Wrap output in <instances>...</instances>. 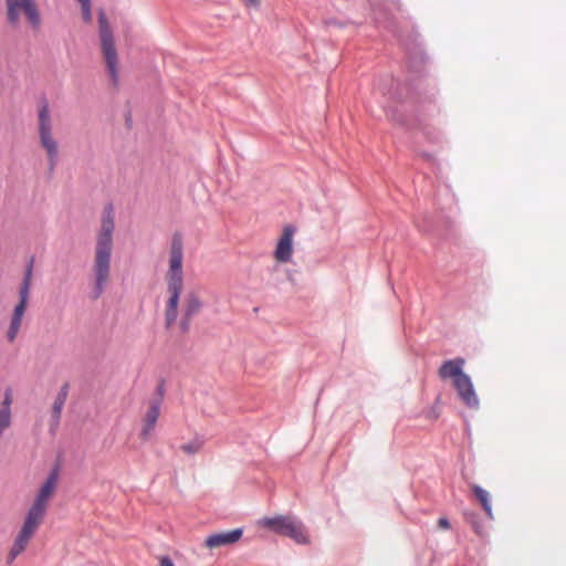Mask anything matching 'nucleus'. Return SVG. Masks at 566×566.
Instances as JSON below:
<instances>
[{"label": "nucleus", "instance_id": "nucleus-1", "mask_svg": "<svg viewBox=\"0 0 566 566\" xmlns=\"http://www.w3.org/2000/svg\"><path fill=\"white\" fill-rule=\"evenodd\" d=\"M373 12L376 23L397 36L408 56L410 80L408 85H402L392 75H382L375 83V90L387 99L382 105L386 116L410 129L419 127L430 142L437 143L438 136L431 135L430 127L424 125L421 118V107L424 106L427 96L422 97L421 93L418 92V84L413 83L416 81L415 74L421 75V70L417 67L424 65L428 60L419 41V34L412 32L403 36L390 15L375 7Z\"/></svg>", "mask_w": 566, "mask_h": 566}, {"label": "nucleus", "instance_id": "nucleus-2", "mask_svg": "<svg viewBox=\"0 0 566 566\" xmlns=\"http://www.w3.org/2000/svg\"><path fill=\"white\" fill-rule=\"evenodd\" d=\"M114 208L112 203L105 206L95 244L93 263L94 286L91 298L97 300L106 290L111 274V260L113 250V233L115 229Z\"/></svg>", "mask_w": 566, "mask_h": 566}, {"label": "nucleus", "instance_id": "nucleus-3", "mask_svg": "<svg viewBox=\"0 0 566 566\" xmlns=\"http://www.w3.org/2000/svg\"><path fill=\"white\" fill-rule=\"evenodd\" d=\"M464 359L457 357L446 360L439 368L442 379L451 378L460 400L470 409H478L480 400L475 392L471 377L463 371Z\"/></svg>", "mask_w": 566, "mask_h": 566}, {"label": "nucleus", "instance_id": "nucleus-4", "mask_svg": "<svg viewBox=\"0 0 566 566\" xmlns=\"http://www.w3.org/2000/svg\"><path fill=\"white\" fill-rule=\"evenodd\" d=\"M39 139L48 155V170L53 174L59 163L57 143L52 137V119L48 99L42 96L39 99Z\"/></svg>", "mask_w": 566, "mask_h": 566}, {"label": "nucleus", "instance_id": "nucleus-5", "mask_svg": "<svg viewBox=\"0 0 566 566\" xmlns=\"http://www.w3.org/2000/svg\"><path fill=\"white\" fill-rule=\"evenodd\" d=\"M98 34L101 41V50L106 62L108 74L114 85L118 82L117 70V51L115 48V39L113 30L109 25L107 15L103 9L97 13Z\"/></svg>", "mask_w": 566, "mask_h": 566}, {"label": "nucleus", "instance_id": "nucleus-6", "mask_svg": "<svg viewBox=\"0 0 566 566\" xmlns=\"http://www.w3.org/2000/svg\"><path fill=\"white\" fill-rule=\"evenodd\" d=\"M262 525L275 534L292 538L297 544H307L308 536L304 524L294 516L277 515L264 517Z\"/></svg>", "mask_w": 566, "mask_h": 566}, {"label": "nucleus", "instance_id": "nucleus-7", "mask_svg": "<svg viewBox=\"0 0 566 566\" xmlns=\"http://www.w3.org/2000/svg\"><path fill=\"white\" fill-rule=\"evenodd\" d=\"M182 258V238L180 233H175L170 247L168 282L184 283Z\"/></svg>", "mask_w": 566, "mask_h": 566}, {"label": "nucleus", "instance_id": "nucleus-8", "mask_svg": "<svg viewBox=\"0 0 566 566\" xmlns=\"http://www.w3.org/2000/svg\"><path fill=\"white\" fill-rule=\"evenodd\" d=\"M33 265H34V256H31L29 259V262L25 265L24 269V275L22 283L19 289V302L14 306L13 314L11 317V321L21 323L22 317L25 313L29 294H30V287H31V280L33 275Z\"/></svg>", "mask_w": 566, "mask_h": 566}, {"label": "nucleus", "instance_id": "nucleus-9", "mask_svg": "<svg viewBox=\"0 0 566 566\" xmlns=\"http://www.w3.org/2000/svg\"><path fill=\"white\" fill-rule=\"evenodd\" d=\"M184 287V283H175V282H168V292H169V298L167 301L166 306V313H165V321H166V327H171L178 316V305L180 300V294Z\"/></svg>", "mask_w": 566, "mask_h": 566}, {"label": "nucleus", "instance_id": "nucleus-10", "mask_svg": "<svg viewBox=\"0 0 566 566\" xmlns=\"http://www.w3.org/2000/svg\"><path fill=\"white\" fill-rule=\"evenodd\" d=\"M295 227L287 224L283 228V233L277 241L274 256L279 262H289L293 253V235L295 233Z\"/></svg>", "mask_w": 566, "mask_h": 566}, {"label": "nucleus", "instance_id": "nucleus-11", "mask_svg": "<svg viewBox=\"0 0 566 566\" xmlns=\"http://www.w3.org/2000/svg\"><path fill=\"white\" fill-rule=\"evenodd\" d=\"M243 535V528L238 527L227 532L213 533L206 538V546L217 548L237 543Z\"/></svg>", "mask_w": 566, "mask_h": 566}, {"label": "nucleus", "instance_id": "nucleus-12", "mask_svg": "<svg viewBox=\"0 0 566 566\" xmlns=\"http://www.w3.org/2000/svg\"><path fill=\"white\" fill-rule=\"evenodd\" d=\"M57 479H59V467L56 465L50 471L49 476L41 485L40 491H39L33 503L39 504L46 509V501L53 494V492L56 488Z\"/></svg>", "mask_w": 566, "mask_h": 566}, {"label": "nucleus", "instance_id": "nucleus-13", "mask_svg": "<svg viewBox=\"0 0 566 566\" xmlns=\"http://www.w3.org/2000/svg\"><path fill=\"white\" fill-rule=\"evenodd\" d=\"M160 411V398H154L150 401L149 409L144 417V426L140 431V438L147 440L150 432L154 430Z\"/></svg>", "mask_w": 566, "mask_h": 566}, {"label": "nucleus", "instance_id": "nucleus-14", "mask_svg": "<svg viewBox=\"0 0 566 566\" xmlns=\"http://www.w3.org/2000/svg\"><path fill=\"white\" fill-rule=\"evenodd\" d=\"M69 389H70V385L67 382H65L60 388V391L57 392V395L54 399L53 407H52V413H51V422H50L51 430H54L60 424L61 413H62V409L65 405V401L67 399Z\"/></svg>", "mask_w": 566, "mask_h": 566}, {"label": "nucleus", "instance_id": "nucleus-15", "mask_svg": "<svg viewBox=\"0 0 566 566\" xmlns=\"http://www.w3.org/2000/svg\"><path fill=\"white\" fill-rule=\"evenodd\" d=\"M44 514L45 507L33 503L27 513L25 520L21 528L33 534L38 526L40 525V522L43 518Z\"/></svg>", "mask_w": 566, "mask_h": 566}, {"label": "nucleus", "instance_id": "nucleus-16", "mask_svg": "<svg viewBox=\"0 0 566 566\" xmlns=\"http://www.w3.org/2000/svg\"><path fill=\"white\" fill-rule=\"evenodd\" d=\"M472 493L474 494L475 499L480 502L486 517L489 520H493L494 516L492 511V501L490 493L478 484H474L472 486Z\"/></svg>", "mask_w": 566, "mask_h": 566}, {"label": "nucleus", "instance_id": "nucleus-17", "mask_svg": "<svg viewBox=\"0 0 566 566\" xmlns=\"http://www.w3.org/2000/svg\"><path fill=\"white\" fill-rule=\"evenodd\" d=\"M202 306H203V304L200 301L199 296L196 293L190 292L187 294V296L185 298V306H184L182 315L186 316L187 318H192L199 314Z\"/></svg>", "mask_w": 566, "mask_h": 566}, {"label": "nucleus", "instance_id": "nucleus-18", "mask_svg": "<svg viewBox=\"0 0 566 566\" xmlns=\"http://www.w3.org/2000/svg\"><path fill=\"white\" fill-rule=\"evenodd\" d=\"M21 8L23 9L31 27L38 29L41 24V15L34 0H21Z\"/></svg>", "mask_w": 566, "mask_h": 566}, {"label": "nucleus", "instance_id": "nucleus-19", "mask_svg": "<svg viewBox=\"0 0 566 566\" xmlns=\"http://www.w3.org/2000/svg\"><path fill=\"white\" fill-rule=\"evenodd\" d=\"M7 6H8V12H7L8 21L11 24H15L19 20V10L22 9L21 0H7Z\"/></svg>", "mask_w": 566, "mask_h": 566}, {"label": "nucleus", "instance_id": "nucleus-20", "mask_svg": "<svg viewBox=\"0 0 566 566\" xmlns=\"http://www.w3.org/2000/svg\"><path fill=\"white\" fill-rule=\"evenodd\" d=\"M464 517H465V521L468 523H470V525L472 526L473 531L478 535H482L483 534V524H482V521H481V518H480L478 513H475V512H467V513H464Z\"/></svg>", "mask_w": 566, "mask_h": 566}, {"label": "nucleus", "instance_id": "nucleus-21", "mask_svg": "<svg viewBox=\"0 0 566 566\" xmlns=\"http://www.w3.org/2000/svg\"><path fill=\"white\" fill-rule=\"evenodd\" d=\"M203 443L205 440L202 437H196L193 440L182 444L180 448L184 452L188 454H195L202 448Z\"/></svg>", "mask_w": 566, "mask_h": 566}, {"label": "nucleus", "instance_id": "nucleus-22", "mask_svg": "<svg viewBox=\"0 0 566 566\" xmlns=\"http://www.w3.org/2000/svg\"><path fill=\"white\" fill-rule=\"evenodd\" d=\"M11 424V410L0 409V437Z\"/></svg>", "mask_w": 566, "mask_h": 566}, {"label": "nucleus", "instance_id": "nucleus-23", "mask_svg": "<svg viewBox=\"0 0 566 566\" xmlns=\"http://www.w3.org/2000/svg\"><path fill=\"white\" fill-rule=\"evenodd\" d=\"M24 549V545L14 542L9 552L8 563H12Z\"/></svg>", "mask_w": 566, "mask_h": 566}, {"label": "nucleus", "instance_id": "nucleus-24", "mask_svg": "<svg viewBox=\"0 0 566 566\" xmlns=\"http://www.w3.org/2000/svg\"><path fill=\"white\" fill-rule=\"evenodd\" d=\"M82 8L83 21L90 23L92 21L91 0L80 3Z\"/></svg>", "mask_w": 566, "mask_h": 566}, {"label": "nucleus", "instance_id": "nucleus-25", "mask_svg": "<svg viewBox=\"0 0 566 566\" xmlns=\"http://www.w3.org/2000/svg\"><path fill=\"white\" fill-rule=\"evenodd\" d=\"M20 326H21V323H19V322H13V321L10 322V326L7 332V338L9 342H13L15 339V337L19 333Z\"/></svg>", "mask_w": 566, "mask_h": 566}, {"label": "nucleus", "instance_id": "nucleus-26", "mask_svg": "<svg viewBox=\"0 0 566 566\" xmlns=\"http://www.w3.org/2000/svg\"><path fill=\"white\" fill-rule=\"evenodd\" d=\"M32 535H33L32 533L21 528L19 534L17 535L14 542L18 544H22L27 547Z\"/></svg>", "mask_w": 566, "mask_h": 566}, {"label": "nucleus", "instance_id": "nucleus-27", "mask_svg": "<svg viewBox=\"0 0 566 566\" xmlns=\"http://www.w3.org/2000/svg\"><path fill=\"white\" fill-rule=\"evenodd\" d=\"M11 403H12V391L10 388H7L4 391V399L2 401L0 409L11 410Z\"/></svg>", "mask_w": 566, "mask_h": 566}, {"label": "nucleus", "instance_id": "nucleus-28", "mask_svg": "<svg viewBox=\"0 0 566 566\" xmlns=\"http://www.w3.org/2000/svg\"><path fill=\"white\" fill-rule=\"evenodd\" d=\"M191 319L192 318H187L186 316L182 315L179 324L181 333L186 334L189 332Z\"/></svg>", "mask_w": 566, "mask_h": 566}, {"label": "nucleus", "instance_id": "nucleus-29", "mask_svg": "<svg viewBox=\"0 0 566 566\" xmlns=\"http://www.w3.org/2000/svg\"><path fill=\"white\" fill-rule=\"evenodd\" d=\"M325 24L327 27L344 28L346 25V22L343 20H339V19L332 18V19H327L325 21Z\"/></svg>", "mask_w": 566, "mask_h": 566}, {"label": "nucleus", "instance_id": "nucleus-30", "mask_svg": "<svg viewBox=\"0 0 566 566\" xmlns=\"http://www.w3.org/2000/svg\"><path fill=\"white\" fill-rule=\"evenodd\" d=\"M156 398H160V405L163 403V397L165 395V380L160 379L156 388Z\"/></svg>", "mask_w": 566, "mask_h": 566}, {"label": "nucleus", "instance_id": "nucleus-31", "mask_svg": "<svg viewBox=\"0 0 566 566\" xmlns=\"http://www.w3.org/2000/svg\"><path fill=\"white\" fill-rule=\"evenodd\" d=\"M159 566H176V565L174 564L172 559L169 556L165 555V556L160 557Z\"/></svg>", "mask_w": 566, "mask_h": 566}, {"label": "nucleus", "instance_id": "nucleus-32", "mask_svg": "<svg viewBox=\"0 0 566 566\" xmlns=\"http://www.w3.org/2000/svg\"><path fill=\"white\" fill-rule=\"evenodd\" d=\"M438 525L443 530H449L451 526L450 521L447 517H440L438 520Z\"/></svg>", "mask_w": 566, "mask_h": 566}, {"label": "nucleus", "instance_id": "nucleus-33", "mask_svg": "<svg viewBox=\"0 0 566 566\" xmlns=\"http://www.w3.org/2000/svg\"><path fill=\"white\" fill-rule=\"evenodd\" d=\"M418 227H419L422 231L428 232V233H430V232H433V231H434L433 227H432V226H431V223H429V222H428V223L426 222V223H423V224H418Z\"/></svg>", "mask_w": 566, "mask_h": 566}, {"label": "nucleus", "instance_id": "nucleus-34", "mask_svg": "<svg viewBox=\"0 0 566 566\" xmlns=\"http://www.w3.org/2000/svg\"><path fill=\"white\" fill-rule=\"evenodd\" d=\"M439 417V411L437 410L436 407H432L429 411H428V418L430 419H436Z\"/></svg>", "mask_w": 566, "mask_h": 566}, {"label": "nucleus", "instance_id": "nucleus-35", "mask_svg": "<svg viewBox=\"0 0 566 566\" xmlns=\"http://www.w3.org/2000/svg\"><path fill=\"white\" fill-rule=\"evenodd\" d=\"M125 122H126V126L128 128H132V125H133V118H132V114L130 112H128L126 115H125Z\"/></svg>", "mask_w": 566, "mask_h": 566}, {"label": "nucleus", "instance_id": "nucleus-36", "mask_svg": "<svg viewBox=\"0 0 566 566\" xmlns=\"http://www.w3.org/2000/svg\"><path fill=\"white\" fill-rule=\"evenodd\" d=\"M419 155H420L422 158H424L426 160H428V161H430V160H432V159H433L432 155H431V154H429V153H427V151H421V153H419Z\"/></svg>", "mask_w": 566, "mask_h": 566}, {"label": "nucleus", "instance_id": "nucleus-37", "mask_svg": "<svg viewBox=\"0 0 566 566\" xmlns=\"http://www.w3.org/2000/svg\"><path fill=\"white\" fill-rule=\"evenodd\" d=\"M250 6H258L261 0H244Z\"/></svg>", "mask_w": 566, "mask_h": 566}, {"label": "nucleus", "instance_id": "nucleus-38", "mask_svg": "<svg viewBox=\"0 0 566 566\" xmlns=\"http://www.w3.org/2000/svg\"><path fill=\"white\" fill-rule=\"evenodd\" d=\"M432 94L428 96L429 102L431 103Z\"/></svg>", "mask_w": 566, "mask_h": 566}]
</instances>
